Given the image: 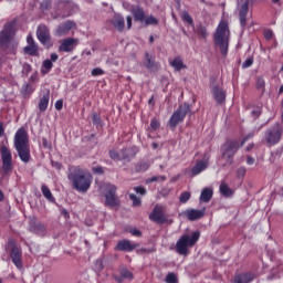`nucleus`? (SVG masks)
<instances>
[{
	"label": "nucleus",
	"mask_w": 283,
	"mask_h": 283,
	"mask_svg": "<svg viewBox=\"0 0 283 283\" xmlns=\"http://www.w3.org/2000/svg\"><path fill=\"white\" fill-rule=\"evenodd\" d=\"M67 180L71 182L73 189L78 193H87L92 182H94V176L81 166H70L67 171Z\"/></svg>",
	"instance_id": "obj_1"
},
{
	"label": "nucleus",
	"mask_w": 283,
	"mask_h": 283,
	"mask_svg": "<svg viewBox=\"0 0 283 283\" xmlns=\"http://www.w3.org/2000/svg\"><path fill=\"white\" fill-rule=\"evenodd\" d=\"M13 147L22 163H30V159L32 158L30 154V135H28L25 127H20L15 132Z\"/></svg>",
	"instance_id": "obj_2"
},
{
	"label": "nucleus",
	"mask_w": 283,
	"mask_h": 283,
	"mask_svg": "<svg viewBox=\"0 0 283 283\" xmlns=\"http://www.w3.org/2000/svg\"><path fill=\"white\" fill-rule=\"evenodd\" d=\"M14 25H17V23L8 22L0 32V48L6 54L17 55V48H19V44L12 42V38L14 36Z\"/></svg>",
	"instance_id": "obj_3"
},
{
	"label": "nucleus",
	"mask_w": 283,
	"mask_h": 283,
	"mask_svg": "<svg viewBox=\"0 0 283 283\" xmlns=\"http://www.w3.org/2000/svg\"><path fill=\"white\" fill-rule=\"evenodd\" d=\"M230 36H231V31H229V23H227V21H221L213 35V41L217 48H219L222 56H227V54H229Z\"/></svg>",
	"instance_id": "obj_4"
},
{
	"label": "nucleus",
	"mask_w": 283,
	"mask_h": 283,
	"mask_svg": "<svg viewBox=\"0 0 283 283\" xmlns=\"http://www.w3.org/2000/svg\"><path fill=\"white\" fill-rule=\"evenodd\" d=\"M4 251L15 269H18V271H23V249H21V245H19L17 240L12 238L8 239Z\"/></svg>",
	"instance_id": "obj_5"
},
{
	"label": "nucleus",
	"mask_w": 283,
	"mask_h": 283,
	"mask_svg": "<svg viewBox=\"0 0 283 283\" xmlns=\"http://www.w3.org/2000/svg\"><path fill=\"white\" fill-rule=\"evenodd\" d=\"M253 135L245 137L241 144L235 139H229L221 146V156L226 160L227 165L233 164V157L238 154V149L249 140Z\"/></svg>",
	"instance_id": "obj_6"
},
{
	"label": "nucleus",
	"mask_w": 283,
	"mask_h": 283,
	"mask_svg": "<svg viewBox=\"0 0 283 283\" xmlns=\"http://www.w3.org/2000/svg\"><path fill=\"white\" fill-rule=\"evenodd\" d=\"M200 240V232L196 231L191 235L188 233L182 234L176 243V252L179 255H189V249Z\"/></svg>",
	"instance_id": "obj_7"
},
{
	"label": "nucleus",
	"mask_w": 283,
	"mask_h": 283,
	"mask_svg": "<svg viewBox=\"0 0 283 283\" xmlns=\"http://www.w3.org/2000/svg\"><path fill=\"white\" fill-rule=\"evenodd\" d=\"M189 112H191L189 104L185 103L179 105V107L172 113L168 120V126L170 129H176L180 123H185V118Z\"/></svg>",
	"instance_id": "obj_8"
},
{
	"label": "nucleus",
	"mask_w": 283,
	"mask_h": 283,
	"mask_svg": "<svg viewBox=\"0 0 283 283\" xmlns=\"http://www.w3.org/2000/svg\"><path fill=\"white\" fill-rule=\"evenodd\" d=\"M283 126L280 123H275L270 129L265 132V143L268 147H273L282 140Z\"/></svg>",
	"instance_id": "obj_9"
},
{
	"label": "nucleus",
	"mask_w": 283,
	"mask_h": 283,
	"mask_svg": "<svg viewBox=\"0 0 283 283\" xmlns=\"http://www.w3.org/2000/svg\"><path fill=\"white\" fill-rule=\"evenodd\" d=\"M72 14V2L69 0H59L51 13L53 19H67Z\"/></svg>",
	"instance_id": "obj_10"
},
{
	"label": "nucleus",
	"mask_w": 283,
	"mask_h": 283,
	"mask_svg": "<svg viewBox=\"0 0 283 283\" xmlns=\"http://www.w3.org/2000/svg\"><path fill=\"white\" fill-rule=\"evenodd\" d=\"M0 156H1V161H2V176H8L10 171L13 169V164H12V151L10 148L6 145L0 146Z\"/></svg>",
	"instance_id": "obj_11"
},
{
	"label": "nucleus",
	"mask_w": 283,
	"mask_h": 283,
	"mask_svg": "<svg viewBox=\"0 0 283 283\" xmlns=\"http://www.w3.org/2000/svg\"><path fill=\"white\" fill-rule=\"evenodd\" d=\"M237 12L242 30H247V21L249 18V0H239L237 3Z\"/></svg>",
	"instance_id": "obj_12"
},
{
	"label": "nucleus",
	"mask_w": 283,
	"mask_h": 283,
	"mask_svg": "<svg viewBox=\"0 0 283 283\" xmlns=\"http://www.w3.org/2000/svg\"><path fill=\"white\" fill-rule=\"evenodd\" d=\"M117 188L114 185H107L106 191H105V206L111 207V209H114V207H118L120 205V200L118 199V196H116Z\"/></svg>",
	"instance_id": "obj_13"
},
{
	"label": "nucleus",
	"mask_w": 283,
	"mask_h": 283,
	"mask_svg": "<svg viewBox=\"0 0 283 283\" xmlns=\"http://www.w3.org/2000/svg\"><path fill=\"white\" fill-rule=\"evenodd\" d=\"M36 38L42 45L50 48L52 45V36L50 35V29L45 24H40L36 30Z\"/></svg>",
	"instance_id": "obj_14"
},
{
	"label": "nucleus",
	"mask_w": 283,
	"mask_h": 283,
	"mask_svg": "<svg viewBox=\"0 0 283 283\" xmlns=\"http://www.w3.org/2000/svg\"><path fill=\"white\" fill-rule=\"evenodd\" d=\"M78 45V39L75 38H66L60 41V45L57 51L59 52H66L69 54H72L74 50H76V46Z\"/></svg>",
	"instance_id": "obj_15"
},
{
	"label": "nucleus",
	"mask_w": 283,
	"mask_h": 283,
	"mask_svg": "<svg viewBox=\"0 0 283 283\" xmlns=\"http://www.w3.org/2000/svg\"><path fill=\"white\" fill-rule=\"evenodd\" d=\"M149 218L153 222H157V224H165V222H167V217H165V207L156 206Z\"/></svg>",
	"instance_id": "obj_16"
},
{
	"label": "nucleus",
	"mask_w": 283,
	"mask_h": 283,
	"mask_svg": "<svg viewBox=\"0 0 283 283\" xmlns=\"http://www.w3.org/2000/svg\"><path fill=\"white\" fill-rule=\"evenodd\" d=\"M76 28V23L74 21L69 20L60 25H57L55 30V36H67L70 34V31L74 30Z\"/></svg>",
	"instance_id": "obj_17"
},
{
	"label": "nucleus",
	"mask_w": 283,
	"mask_h": 283,
	"mask_svg": "<svg viewBox=\"0 0 283 283\" xmlns=\"http://www.w3.org/2000/svg\"><path fill=\"white\" fill-rule=\"evenodd\" d=\"M137 247H138V244L132 243V242H129V240L124 239V240H119L117 242V244L114 248V251H124L126 253H129V252L134 251Z\"/></svg>",
	"instance_id": "obj_18"
},
{
	"label": "nucleus",
	"mask_w": 283,
	"mask_h": 283,
	"mask_svg": "<svg viewBox=\"0 0 283 283\" xmlns=\"http://www.w3.org/2000/svg\"><path fill=\"white\" fill-rule=\"evenodd\" d=\"M29 231L35 235H45V224L32 219L29 223Z\"/></svg>",
	"instance_id": "obj_19"
},
{
	"label": "nucleus",
	"mask_w": 283,
	"mask_h": 283,
	"mask_svg": "<svg viewBox=\"0 0 283 283\" xmlns=\"http://www.w3.org/2000/svg\"><path fill=\"white\" fill-rule=\"evenodd\" d=\"M211 92H212L214 101H217V103L219 105H222V103H224V101H227V92H224V90H222L221 87L213 86Z\"/></svg>",
	"instance_id": "obj_20"
},
{
	"label": "nucleus",
	"mask_w": 283,
	"mask_h": 283,
	"mask_svg": "<svg viewBox=\"0 0 283 283\" xmlns=\"http://www.w3.org/2000/svg\"><path fill=\"white\" fill-rule=\"evenodd\" d=\"M185 216L191 222H193L196 220H200V218H205V209H202V210L188 209V210H186Z\"/></svg>",
	"instance_id": "obj_21"
},
{
	"label": "nucleus",
	"mask_w": 283,
	"mask_h": 283,
	"mask_svg": "<svg viewBox=\"0 0 283 283\" xmlns=\"http://www.w3.org/2000/svg\"><path fill=\"white\" fill-rule=\"evenodd\" d=\"M169 65L174 67L175 72H181V70H187V65L182 62L180 55L175 56L172 60H169Z\"/></svg>",
	"instance_id": "obj_22"
},
{
	"label": "nucleus",
	"mask_w": 283,
	"mask_h": 283,
	"mask_svg": "<svg viewBox=\"0 0 283 283\" xmlns=\"http://www.w3.org/2000/svg\"><path fill=\"white\" fill-rule=\"evenodd\" d=\"M145 66L150 72H156V70H158V67H160V65H158V63H156V57L154 55L149 54V53H146Z\"/></svg>",
	"instance_id": "obj_23"
},
{
	"label": "nucleus",
	"mask_w": 283,
	"mask_h": 283,
	"mask_svg": "<svg viewBox=\"0 0 283 283\" xmlns=\"http://www.w3.org/2000/svg\"><path fill=\"white\" fill-rule=\"evenodd\" d=\"M208 167H209V163L202 161V160L197 161L191 169V174L192 176H198L199 174H202V171H205V169H207Z\"/></svg>",
	"instance_id": "obj_24"
},
{
	"label": "nucleus",
	"mask_w": 283,
	"mask_h": 283,
	"mask_svg": "<svg viewBox=\"0 0 283 283\" xmlns=\"http://www.w3.org/2000/svg\"><path fill=\"white\" fill-rule=\"evenodd\" d=\"M122 154L124 156H126V159H123L125 163H129L132 160V158H134L136 156V154H138V147L133 146L129 148H124L122 149Z\"/></svg>",
	"instance_id": "obj_25"
},
{
	"label": "nucleus",
	"mask_w": 283,
	"mask_h": 283,
	"mask_svg": "<svg viewBox=\"0 0 283 283\" xmlns=\"http://www.w3.org/2000/svg\"><path fill=\"white\" fill-rule=\"evenodd\" d=\"M50 105V91L46 92V94H44L38 104V107L40 109V112H48V107Z\"/></svg>",
	"instance_id": "obj_26"
},
{
	"label": "nucleus",
	"mask_w": 283,
	"mask_h": 283,
	"mask_svg": "<svg viewBox=\"0 0 283 283\" xmlns=\"http://www.w3.org/2000/svg\"><path fill=\"white\" fill-rule=\"evenodd\" d=\"M112 24L117 32H123V30H125V18L122 15H115L112 20Z\"/></svg>",
	"instance_id": "obj_27"
},
{
	"label": "nucleus",
	"mask_w": 283,
	"mask_h": 283,
	"mask_svg": "<svg viewBox=\"0 0 283 283\" xmlns=\"http://www.w3.org/2000/svg\"><path fill=\"white\" fill-rule=\"evenodd\" d=\"M253 274L251 273H241L234 275V283H250L253 282Z\"/></svg>",
	"instance_id": "obj_28"
},
{
	"label": "nucleus",
	"mask_w": 283,
	"mask_h": 283,
	"mask_svg": "<svg viewBox=\"0 0 283 283\" xmlns=\"http://www.w3.org/2000/svg\"><path fill=\"white\" fill-rule=\"evenodd\" d=\"M212 198H213V189L205 188L201 191L199 200L200 202H210Z\"/></svg>",
	"instance_id": "obj_29"
},
{
	"label": "nucleus",
	"mask_w": 283,
	"mask_h": 283,
	"mask_svg": "<svg viewBox=\"0 0 283 283\" xmlns=\"http://www.w3.org/2000/svg\"><path fill=\"white\" fill-rule=\"evenodd\" d=\"M108 156L111 160H115L116 163L123 161L127 158V156H124L122 150L112 149L108 151Z\"/></svg>",
	"instance_id": "obj_30"
},
{
	"label": "nucleus",
	"mask_w": 283,
	"mask_h": 283,
	"mask_svg": "<svg viewBox=\"0 0 283 283\" xmlns=\"http://www.w3.org/2000/svg\"><path fill=\"white\" fill-rule=\"evenodd\" d=\"M24 54L29 56H39V44L35 45H27L23 49Z\"/></svg>",
	"instance_id": "obj_31"
},
{
	"label": "nucleus",
	"mask_w": 283,
	"mask_h": 283,
	"mask_svg": "<svg viewBox=\"0 0 283 283\" xmlns=\"http://www.w3.org/2000/svg\"><path fill=\"white\" fill-rule=\"evenodd\" d=\"M219 191L221 196H224V198H231V196H233V190L229 188V185H227L226 182H222L220 185Z\"/></svg>",
	"instance_id": "obj_32"
},
{
	"label": "nucleus",
	"mask_w": 283,
	"mask_h": 283,
	"mask_svg": "<svg viewBox=\"0 0 283 283\" xmlns=\"http://www.w3.org/2000/svg\"><path fill=\"white\" fill-rule=\"evenodd\" d=\"M195 33L198 34L201 39H207L209 36V33L207 32V27L202 25L201 23L198 24L193 29Z\"/></svg>",
	"instance_id": "obj_33"
},
{
	"label": "nucleus",
	"mask_w": 283,
	"mask_h": 283,
	"mask_svg": "<svg viewBox=\"0 0 283 283\" xmlns=\"http://www.w3.org/2000/svg\"><path fill=\"white\" fill-rule=\"evenodd\" d=\"M33 92L34 87H32V84H23L20 94L23 96V98H28Z\"/></svg>",
	"instance_id": "obj_34"
},
{
	"label": "nucleus",
	"mask_w": 283,
	"mask_h": 283,
	"mask_svg": "<svg viewBox=\"0 0 283 283\" xmlns=\"http://www.w3.org/2000/svg\"><path fill=\"white\" fill-rule=\"evenodd\" d=\"M41 191L44 198L49 200V202H54V196L52 195V191L46 185L41 186Z\"/></svg>",
	"instance_id": "obj_35"
},
{
	"label": "nucleus",
	"mask_w": 283,
	"mask_h": 283,
	"mask_svg": "<svg viewBox=\"0 0 283 283\" xmlns=\"http://www.w3.org/2000/svg\"><path fill=\"white\" fill-rule=\"evenodd\" d=\"M144 25H158L160 21L154 15L143 17Z\"/></svg>",
	"instance_id": "obj_36"
},
{
	"label": "nucleus",
	"mask_w": 283,
	"mask_h": 283,
	"mask_svg": "<svg viewBox=\"0 0 283 283\" xmlns=\"http://www.w3.org/2000/svg\"><path fill=\"white\" fill-rule=\"evenodd\" d=\"M54 67V64L51 60H44L42 63L41 73L42 74H49V72Z\"/></svg>",
	"instance_id": "obj_37"
},
{
	"label": "nucleus",
	"mask_w": 283,
	"mask_h": 283,
	"mask_svg": "<svg viewBox=\"0 0 283 283\" xmlns=\"http://www.w3.org/2000/svg\"><path fill=\"white\" fill-rule=\"evenodd\" d=\"M91 118L95 127H99V125H103V119H101V115H98L96 112L92 113Z\"/></svg>",
	"instance_id": "obj_38"
},
{
	"label": "nucleus",
	"mask_w": 283,
	"mask_h": 283,
	"mask_svg": "<svg viewBox=\"0 0 283 283\" xmlns=\"http://www.w3.org/2000/svg\"><path fill=\"white\" fill-rule=\"evenodd\" d=\"M126 233H130L134 235V238H140L143 235V232L136 228L127 227L125 228Z\"/></svg>",
	"instance_id": "obj_39"
},
{
	"label": "nucleus",
	"mask_w": 283,
	"mask_h": 283,
	"mask_svg": "<svg viewBox=\"0 0 283 283\" xmlns=\"http://www.w3.org/2000/svg\"><path fill=\"white\" fill-rule=\"evenodd\" d=\"M119 273L124 280H134V274L127 269H122Z\"/></svg>",
	"instance_id": "obj_40"
},
{
	"label": "nucleus",
	"mask_w": 283,
	"mask_h": 283,
	"mask_svg": "<svg viewBox=\"0 0 283 283\" xmlns=\"http://www.w3.org/2000/svg\"><path fill=\"white\" fill-rule=\"evenodd\" d=\"M191 198V193L189 191L181 192L179 196V202L185 205L186 202H189Z\"/></svg>",
	"instance_id": "obj_41"
},
{
	"label": "nucleus",
	"mask_w": 283,
	"mask_h": 283,
	"mask_svg": "<svg viewBox=\"0 0 283 283\" xmlns=\"http://www.w3.org/2000/svg\"><path fill=\"white\" fill-rule=\"evenodd\" d=\"M265 86H266V82H264V77H258L256 90H261V92L264 93Z\"/></svg>",
	"instance_id": "obj_42"
},
{
	"label": "nucleus",
	"mask_w": 283,
	"mask_h": 283,
	"mask_svg": "<svg viewBox=\"0 0 283 283\" xmlns=\"http://www.w3.org/2000/svg\"><path fill=\"white\" fill-rule=\"evenodd\" d=\"M135 21H143V9L137 8L133 10Z\"/></svg>",
	"instance_id": "obj_43"
},
{
	"label": "nucleus",
	"mask_w": 283,
	"mask_h": 283,
	"mask_svg": "<svg viewBox=\"0 0 283 283\" xmlns=\"http://www.w3.org/2000/svg\"><path fill=\"white\" fill-rule=\"evenodd\" d=\"M182 20L186 21V23H189V25L193 27V18L189 14V12L185 11L182 13Z\"/></svg>",
	"instance_id": "obj_44"
},
{
	"label": "nucleus",
	"mask_w": 283,
	"mask_h": 283,
	"mask_svg": "<svg viewBox=\"0 0 283 283\" xmlns=\"http://www.w3.org/2000/svg\"><path fill=\"white\" fill-rule=\"evenodd\" d=\"M40 8L43 12H45V10H50V8H52V1L50 0L42 1Z\"/></svg>",
	"instance_id": "obj_45"
},
{
	"label": "nucleus",
	"mask_w": 283,
	"mask_h": 283,
	"mask_svg": "<svg viewBox=\"0 0 283 283\" xmlns=\"http://www.w3.org/2000/svg\"><path fill=\"white\" fill-rule=\"evenodd\" d=\"M167 283H178V277L174 273H168L166 276Z\"/></svg>",
	"instance_id": "obj_46"
},
{
	"label": "nucleus",
	"mask_w": 283,
	"mask_h": 283,
	"mask_svg": "<svg viewBox=\"0 0 283 283\" xmlns=\"http://www.w3.org/2000/svg\"><path fill=\"white\" fill-rule=\"evenodd\" d=\"M105 74V71L101 67H95L91 71L92 76H103Z\"/></svg>",
	"instance_id": "obj_47"
},
{
	"label": "nucleus",
	"mask_w": 283,
	"mask_h": 283,
	"mask_svg": "<svg viewBox=\"0 0 283 283\" xmlns=\"http://www.w3.org/2000/svg\"><path fill=\"white\" fill-rule=\"evenodd\" d=\"M253 57L250 56L248 57L243 63H242V69L247 70L248 67H251V65H253Z\"/></svg>",
	"instance_id": "obj_48"
},
{
	"label": "nucleus",
	"mask_w": 283,
	"mask_h": 283,
	"mask_svg": "<svg viewBox=\"0 0 283 283\" xmlns=\"http://www.w3.org/2000/svg\"><path fill=\"white\" fill-rule=\"evenodd\" d=\"M150 127L154 132L160 127V122L156 118H153L150 122Z\"/></svg>",
	"instance_id": "obj_49"
},
{
	"label": "nucleus",
	"mask_w": 283,
	"mask_h": 283,
	"mask_svg": "<svg viewBox=\"0 0 283 283\" xmlns=\"http://www.w3.org/2000/svg\"><path fill=\"white\" fill-rule=\"evenodd\" d=\"M129 199L133 201L134 207L140 206V199H138V197H136V195L130 193Z\"/></svg>",
	"instance_id": "obj_50"
},
{
	"label": "nucleus",
	"mask_w": 283,
	"mask_h": 283,
	"mask_svg": "<svg viewBox=\"0 0 283 283\" xmlns=\"http://www.w3.org/2000/svg\"><path fill=\"white\" fill-rule=\"evenodd\" d=\"M92 171H93V174H97L98 176H103V174H105L103 166L93 167Z\"/></svg>",
	"instance_id": "obj_51"
},
{
	"label": "nucleus",
	"mask_w": 283,
	"mask_h": 283,
	"mask_svg": "<svg viewBox=\"0 0 283 283\" xmlns=\"http://www.w3.org/2000/svg\"><path fill=\"white\" fill-rule=\"evenodd\" d=\"M237 176H238V178H244V176H247V168H244V167L238 168Z\"/></svg>",
	"instance_id": "obj_52"
},
{
	"label": "nucleus",
	"mask_w": 283,
	"mask_h": 283,
	"mask_svg": "<svg viewBox=\"0 0 283 283\" xmlns=\"http://www.w3.org/2000/svg\"><path fill=\"white\" fill-rule=\"evenodd\" d=\"M95 269L96 271L101 272L103 271L104 266H103V260L101 259H97L96 262H95Z\"/></svg>",
	"instance_id": "obj_53"
},
{
	"label": "nucleus",
	"mask_w": 283,
	"mask_h": 283,
	"mask_svg": "<svg viewBox=\"0 0 283 283\" xmlns=\"http://www.w3.org/2000/svg\"><path fill=\"white\" fill-rule=\"evenodd\" d=\"M55 109H56L57 112H61V109H63V99H57V101L55 102Z\"/></svg>",
	"instance_id": "obj_54"
},
{
	"label": "nucleus",
	"mask_w": 283,
	"mask_h": 283,
	"mask_svg": "<svg viewBox=\"0 0 283 283\" xmlns=\"http://www.w3.org/2000/svg\"><path fill=\"white\" fill-rule=\"evenodd\" d=\"M160 178L163 179V180H165V177H151V178H148V179H146V184L147 185H149V182H156V181H158V180H160Z\"/></svg>",
	"instance_id": "obj_55"
},
{
	"label": "nucleus",
	"mask_w": 283,
	"mask_h": 283,
	"mask_svg": "<svg viewBox=\"0 0 283 283\" xmlns=\"http://www.w3.org/2000/svg\"><path fill=\"white\" fill-rule=\"evenodd\" d=\"M27 43L28 45H38L36 42L34 41V38H32V35L27 36Z\"/></svg>",
	"instance_id": "obj_56"
},
{
	"label": "nucleus",
	"mask_w": 283,
	"mask_h": 283,
	"mask_svg": "<svg viewBox=\"0 0 283 283\" xmlns=\"http://www.w3.org/2000/svg\"><path fill=\"white\" fill-rule=\"evenodd\" d=\"M23 72H25L27 74H30V72H32V65L25 63L23 65Z\"/></svg>",
	"instance_id": "obj_57"
},
{
	"label": "nucleus",
	"mask_w": 283,
	"mask_h": 283,
	"mask_svg": "<svg viewBox=\"0 0 283 283\" xmlns=\"http://www.w3.org/2000/svg\"><path fill=\"white\" fill-rule=\"evenodd\" d=\"M6 136V128L3 127V123H0V138H3Z\"/></svg>",
	"instance_id": "obj_58"
},
{
	"label": "nucleus",
	"mask_w": 283,
	"mask_h": 283,
	"mask_svg": "<svg viewBox=\"0 0 283 283\" xmlns=\"http://www.w3.org/2000/svg\"><path fill=\"white\" fill-rule=\"evenodd\" d=\"M113 277H114V280H115L117 283H123V281L125 280L120 274H119V275H114Z\"/></svg>",
	"instance_id": "obj_59"
},
{
	"label": "nucleus",
	"mask_w": 283,
	"mask_h": 283,
	"mask_svg": "<svg viewBox=\"0 0 283 283\" xmlns=\"http://www.w3.org/2000/svg\"><path fill=\"white\" fill-rule=\"evenodd\" d=\"M51 63H55V61H59V54H56V53H52L51 54Z\"/></svg>",
	"instance_id": "obj_60"
},
{
	"label": "nucleus",
	"mask_w": 283,
	"mask_h": 283,
	"mask_svg": "<svg viewBox=\"0 0 283 283\" xmlns=\"http://www.w3.org/2000/svg\"><path fill=\"white\" fill-rule=\"evenodd\" d=\"M126 23H127L128 30H130V29H132V17H130V15H128V17L126 18Z\"/></svg>",
	"instance_id": "obj_61"
},
{
	"label": "nucleus",
	"mask_w": 283,
	"mask_h": 283,
	"mask_svg": "<svg viewBox=\"0 0 283 283\" xmlns=\"http://www.w3.org/2000/svg\"><path fill=\"white\" fill-rule=\"evenodd\" d=\"M148 105L154 109V105H156V102L154 101V96H151L148 101Z\"/></svg>",
	"instance_id": "obj_62"
},
{
	"label": "nucleus",
	"mask_w": 283,
	"mask_h": 283,
	"mask_svg": "<svg viewBox=\"0 0 283 283\" xmlns=\"http://www.w3.org/2000/svg\"><path fill=\"white\" fill-rule=\"evenodd\" d=\"M253 163H255V159L251 156H248L247 164L248 165H253Z\"/></svg>",
	"instance_id": "obj_63"
},
{
	"label": "nucleus",
	"mask_w": 283,
	"mask_h": 283,
	"mask_svg": "<svg viewBox=\"0 0 283 283\" xmlns=\"http://www.w3.org/2000/svg\"><path fill=\"white\" fill-rule=\"evenodd\" d=\"M134 189L136 190V193H140V196H143V186L135 187Z\"/></svg>",
	"instance_id": "obj_64"
}]
</instances>
